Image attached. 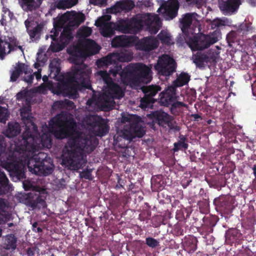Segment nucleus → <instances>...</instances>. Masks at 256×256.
I'll list each match as a JSON object with an SVG mask.
<instances>
[{"mask_svg":"<svg viewBox=\"0 0 256 256\" xmlns=\"http://www.w3.org/2000/svg\"><path fill=\"white\" fill-rule=\"evenodd\" d=\"M38 144L29 132L22 134L21 140L15 142L14 151L6 150L2 139L0 138V166L10 173L12 180L18 182L26 178L24 166L16 154L25 158L30 172L36 175L48 176L52 173L54 165L52 159L44 152L36 154Z\"/></svg>","mask_w":256,"mask_h":256,"instance_id":"1","label":"nucleus"},{"mask_svg":"<svg viewBox=\"0 0 256 256\" xmlns=\"http://www.w3.org/2000/svg\"><path fill=\"white\" fill-rule=\"evenodd\" d=\"M74 126L75 122H72L50 131L56 139L68 138L62 151L61 164L72 170L82 168L87 163L84 152L90 153L96 148L92 140L84 134H78L72 136Z\"/></svg>","mask_w":256,"mask_h":256,"instance_id":"2","label":"nucleus"},{"mask_svg":"<svg viewBox=\"0 0 256 256\" xmlns=\"http://www.w3.org/2000/svg\"><path fill=\"white\" fill-rule=\"evenodd\" d=\"M162 24L161 20L157 14H146L136 15L130 19H120L116 23H106L102 28L101 34L106 38H110L115 30L122 34H136L146 26L151 34H156Z\"/></svg>","mask_w":256,"mask_h":256,"instance_id":"3","label":"nucleus"},{"mask_svg":"<svg viewBox=\"0 0 256 256\" xmlns=\"http://www.w3.org/2000/svg\"><path fill=\"white\" fill-rule=\"evenodd\" d=\"M98 74L106 85L114 82L110 76L111 74L115 77L118 74L122 82L130 86H138L142 83L148 84L152 80L151 66L139 62L130 64L124 69L121 66H114V68H110L108 72L100 70Z\"/></svg>","mask_w":256,"mask_h":256,"instance_id":"4","label":"nucleus"},{"mask_svg":"<svg viewBox=\"0 0 256 256\" xmlns=\"http://www.w3.org/2000/svg\"><path fill=\"white\" fill-rule=\"evenodd\" d=\"M82 89L92 90V88L88 72L82 69L66 74L57 86L58 94L72 99L78 98V90Z\"/></svg>","mask_w":256,"mask_h":256,"instance_id":"5","label":"nucleus"},{"mask_svg":"<svg viewBox=\"0 0 256 256\" xmlns=\"http://www.w3.org/2000/svg\"><path fill=\"white\" fill-rule=\"evenodd\" d=\"M124 96V92L122 88L112 82L104 87L103 94L99 101V106L102 110L108 112L115 106L114 100L120 99Z\"/></svg>","mask_w":256,"mask_h":256,"instance_id":"6","label":"nucleus"},{"mask_svg":"<svg viewBox=\"0 0 256 256\" xmlns=\"http://www.w3.org/2000/svg\"><path fill=\"white\" fill-rule=\"evenodd\" d=\"M80 44L84 50L78 46L68 50V52L74 56V63L75 64H78L84 58L98 53L100 49L96 42L90 39H86L84 42H80Z\"/></svg>","mask_w":256,"mask_h":256,"instance_id":"7","label":"nucleus"},{"mask_svg":"<svg viewBox=\"0 0 256 256\" xmlns=\"http://www.w3.org/2000/svg\"><path fill=\"white\" fill-rule=\"evenodd\" d=\"M220 35L221 32L217 30L209 35L194 36L189 38L188 44L192 51L203 50L216 42Z\"/></svg>","mask_w":256,"mask_h":256,"instance_id":"8","label":"nucleus"},{"mask_svg":"<svg viewBox=\"0 0 256 256\" xmlns=\"http://www.w3.org/2000/svg\"><path fill=\"white\" fill-rule=\"evenodd\" d=\"M176 64L174 59L167 54L159 58L154 66L158 74L166 77L172 76L176 71Z\"/></svg>","mask_w":256,"mask_h":256,"instance_id":"9","label":"nucleus"},{"mask_svg":"<svg viewBox=\"0 0 256 256\" xmlns=\"http://www.w3.org/2000/svg\"><path fill=\"white\" fill-rule=\"evenodd\" d=\"M132 58V54L130 52L110 53L105 57L99 59L96 62L98 67L108 66L110 64L117 65L118 62H130Z\"/></svg>","mask_w":256,"mask_h":256,"instance_id":"10","label":"nucleus"},{"mask_svg":"<svg viewBox=\"0 0 256 256\" xmlns=\"http://www.w3.org/2000/svg\"><path fill=\"white\" fill-rule=\"evenodd\" d=\"M180 3L178 0H168L163 2L157 12H161L166 20H172L178 14Z\"/></svg>","mask_w":256,"mask_h":256,"instance_id":"11","label":"nucleus"},{"mask_svg":"<svg viewBox=\"0 0 256 256\" xmlns=\"http://www.w3.org/2000/svg\"><path fill=\"white\" fill-rule=\"evenodd\" d=\"M87 124L95 131L97 136H102L109 131V126L104 119L100 116H91L87 118Z\"/></svg>","mask_w":256,"mask_h":256,"instance_id":"12","label":"nucleus"},{"mask_svg":"<svg viewBox=\"0 0 256 256\" xmlns=\"http://www.w3.org/2000/svg\"><path fill=\"white\" fill-rule=\"evenodd\" d=\"M146 132L145 126L141 123L139 122H134L125 126L123 130V134L130 142L136 138L143 137L146 134Z\"/></svg>","mask_w":256,"mask_h":256,"instance_id":"13","label":"nucleus"},{"mask_svg":"<svg viewBox=\"0 0 256 256\" xmlns=\"http://www.w3.org/2000/svg\"><path fill=\"white\" fill-rule=\"evenodd\" d=\"M161 87L158 85H150L142 88L144 96L141 98L140 104L142 108L149 107L150 104L154 103L156 100L154 96L161 90Z\"/></svg>","mask_w":256,"mask_h":256,"instance_id":"14","label":"nucleus"},{"mask_svg":"<svg viewBox=\"0 0 256 256\" xmlns=\"http://www.w3.org/2000/svg\"><path fill=\"white\" fill-rule=\"evenodd\" d=\"M23 197L24 204L33 209L45 208L46 206V198L40 192H29L24 195Z\"/></svg>","mask_w":256,"mask_h":256,"instance_id":"15","label":"nucleus"},{"mask_svg":"<svg viewBox=\"0 0 256 256\" xmlns=\"http://www.w3.org/2000/svg\"><path fill=\"white\" fill-rule=\"evenodd\" d=\"M159 102L161 106H170L171 104L178 98L176 96V89L174 86H169L165 90L160 93Z\"/></svg>","mask_w":256,"mask_h":256,"instance_id":"16","label":"nucleus"},{"mask_svg":"<svg viewBox=\"0 0 256 256\" xmlns=\"http://www.w3.org/2000/svg\"><path fill=\"white\" fill-rule=\"evenodd\" d=\"M158 42V40L152 36L144 37L136 44V48L144 52H150L156 48Z\"/></svg>","mask_w":256,"mask_h":256,"instance_id":"17","label":"nucleus"},{"mask_svg":"<svg viewBox=\"0 0 256 256\" xmlns=\"http://www.w3.org/2000/svg\"><path fill=\"white\" fill-rule=\"evenodd\" d=\"M214 204L218 210L226 214L231 213L234 208L232 202L224 196L216 198L214 200Z\"/></svg>","mask_w":256,"mask_h":256,"instance_id":"18","label":"nucleus"},{"mask_svg":"<svg viewBox=\"0 0 256 256\" xmlns=\"http://www.w3.org/2000/svg\"><path fill=\"white\" fill-rule=\"evenodd\" d=\"M241 0H220L219 2L220 10L224 14L232 12L236 10L240 4Z\"/></svg>","mask_w":256,"mask_h":256,"instance_id":"19","label":"nucleus"},{"mask_svg":"<svg viewBox=\"0 0 256 256\" xmlns=\"http://www.w3.org/2000/svg\"><path fill=\"white\" fill-rule=\"evenodd\" d=\"M152 116L160 125L164 126L167 124L170 128H172L173 118L172 116L163 111L156 110L152 113Z\"/></svg>","mask_w":256,"mask_h":256,"instance_id":"20","label":"nucleus"},{"mask_svg":"<svg viewBox=\"0 0 256 256\" xmlns=\"http://www.w3.org/2000/svg\"><path fill=\"white\" fill-rule=\"evenodd\" d=\"M43 0H18V4L26 12L36 10L41 5Z\"/></svg>","mask_w":256,"mask_h":256,"instance_id":"21","label":"nucleus"},{"mask_svg":"<svg viewBox=\"0 0 256 256\" xmlns=\"http://www.w3.org/2000/svg\"><path fill=\"white\" fill-rule=\"evenodd\" d=\"M218 218L216 216H205L203 218L202 229L206 234L213 232V228L216 225Z\"/></svg>","mask_w":256,"mask_h":256,"instance_id":"22","label":"nucleus"},{"mask_svg":"<svg viewBox=\"0 0 256 256\" xmlns=\"http://www.w3.org/2000/svg\"><path fill=\"white\" fill-rule=\"evenodd\" d=\"M134 7V3L132 0H121L117 2L112 6L116 12L122 11L129 12Z\"/></svg>","mask_w":256,"mask_h":256,"instance_id":"23","label":"nucleus"},{"mask_svg":"<svg viewBox=\"0 0 256 256\" xmlns=\"http://www.w3.org/2000/svg\"><path fill=\"white\" fill-rule=\"evenodd\" d=\"M72 122V120H68L64 114H58L50 120L49 122L50 131L53 130V128L62 126Z\"/></svg>","mask_w":256,"mask_h":256,"instance_id":"24","label":"nucleus"},{"mask_svg":"<svg viewBox=\"0 0 256 256\" xmlns=\"http://www.w3.org/2000/svg\"><path fill=\"white\" fill-rule=\"evenodd\" d=\"M4 44L5 46H8V54H10L12 52L16 50L18 48L24 54V48L22 46L19 45L20 42L14 36H8L7 38H4Z\"/></svg>","mask_w":256,"mask_h":256,"instance_id":"25","label":"nucleus"},{"mask_svg":"<svg viewBox=\"0 0 256 256\" xmlns=\"http://www.w3.org/2000/svg\"><path fill=\"white\" fill-rule=\"evenodd\" d=\"M134 42H130V38L125 35L116 36L112 40L113 48L128 47Z\"/></svg>","mask_w":256,"mask_h":256,"instance_id":"26","label":"nucleus"},{"mask_svg":"<svg viewBox=\"0 0 256 256\" xmlns=\"http://www.w3.org/2000/svg\"><path fill=\"white\" fill-rule=\"evenodd\" d=\"M198 239L194 236H189L186 237L184 242V250L188 253H193L197 249Z\"/></svg>","mask_w":256,"mask_h":256,"instance_id":"27","label":"nucleus"},{"mask_svg":"<svg viewBox=\"0 0 256 256\" xmlns=\"http://www.w3.org/2000/svg\"><path fill=\"white\" fill-rule=\"evenodd\" d=\"M20 127L18 122H10L8 123L5 135L8 138H13L20 134Z\"/></svg>","mask_w":256,"mask_h":256,"instance_id":"28","label":"nucleus"},{"mask_svg":"<svg viewBox=\"0 0 256 256\" xmlns=\"http://www.w3.org/2000/svg\"><path fill=\"white\" fill-rule=\"evenodd\" d=\"M10 188L9 180L4 172L0 168V196L8 193Z\"/></svg>","mask_w":256,"mask_h":256,"instance_id":"29","label":"nucleus"},{"mask_svg":"<svg viewBox=\"0 0 256 256\" xmlns=\"http://www.w3.org/2000/svg\"><path fill=\"white\" fill-rule=\"evenodd\" d=\"M196 16L197 14L196 12L186 13L184 15L180 21L182 24L181 29L183 32L188 29L193 20L196 18Z\"/></svg>","mask_w":256,"mask_h":256,"instance_id":"30","label":"nucleus"},{"mask_svg":"<svg viewBox=\"0 0 256 256\" xmlns=\"http://www.w3.org/2000/svg\"><path fill=\"white\" fill-rule=\"evenodd\" d=\"M190 76L186 72H181L177 78L172 82L171 86L176 88L181 87L188 84L190 80Z\"/></svg>","mask_w":256,"mask_h":256,"instance_id":"31","label":"nucleus"},{"mask_svg":"<svg viewBox=\"0 0 256 256\" xmlns=\"http://www.w3.org/2000/svg\"><path fill=\"white\" fill-rule=\"evenodd\" d=\"M73 38L72 30L68 28H64L60 34V42L64 47L70 44Z\"/></svg>","mask_w":256,"mask_h":256,"instance_id":"32","label":"nucleus"},{"mask_svg":"<svg viewBox=\"0 0 256 256\" xmlns=\"http://www.w3.org/2000/svg\"><path fill=\"white\" fill-rule=\"evenodd\" d=\"M17 238L13 234H8L4 238V248L7 250H14L16 248Z\"/></svg>","mask_w":256,"mask_h":256,"instance_id":"33","label":"nucleus"},{"mask_svg":"<svg viewBox=\"0 0 256 256\" xmlns=\"http://www.w3.org/2000/svg\"><path fill=\"white\" fill-rule=\"evenodd\" d=\"M179 140L176 142L174 143L173 150L174 152H178L180 150H186L188 146V139L186 136L180 134Z\"/></svg>","mask_w":256,"mask_h":256,"instance_id":"34","label":"nucleus"},{"mask_svg":"<svg viewBox=\"0 0 256 256\" xmlns=\"http://www.w3.org/2000/svg\"><path fill=\"white\" fill-rule=\"evenodd\" d=\"M215 60V58L208 56L205 54L198 52L194 56V62L198 66H202L204 62L208 63Z\"/></svg>","mask_w":256,"mask_h":256,"instance_id":"35","label":"nucleus"},{"mask_svg":"<svg viewBox=\"0 0 256 256\" xmlns=\"http://www.w3.org/2000/svg\"><path fill=\"white\" fill-rule=\"evenodd\" d=\"M26 130L22 134L26 132H29L30 133V134H32L30 130V128H28L27 126H26ZM31 135H32V134H31ZM34 138V142L38 144L39 146H40V144H41L42 146L46 148H50L52 147V140H51L50 137V136H48V135H42L40 137V140H38L40 143L37 142L36 141L34 138Z\"/></svg>","mask_w":256,"mask_h":256,"instance_id":"36","label":"nucleus"},{"mask_svg":"<svg viewBox=\"0 0 256 256\" xmlns=\"http://www.w3.org/2000/svg\"><path fill=\"white\" fill-rule=\"evenodd\" d=\"M241 236L240 230L234 228L228 229L225 234L226 240H229L230 242L238 240Z\"/></svg>","mask_w":256,"mask_h":256,"instance_id":"37","label":"nucleus"},{"mask_svg":"<svg viewBox=\"0 0 256 256\" xmlns=\"http://www.w3.org/2000/svg\"><path fill=\"white\" fill-rule=\"evenodd\" d=\"M70 14L66 12L62 14L60 16L57 18L54 22V26L62 28L63 26L68 22L70 20Z\"/></svg>","mask_w":256,"mask_h":256,"instance_id":"38","label":"nucleus"},{"mask_svg":"<svg viewBox=\"0 0 256 256\" xmlns=\"http://www.w3.org/2000/svg\"><path fill=\"white\" fill-rule=\"evenodd\" d=\"M128 142H130L129 140H128L123 134V130L122 131V135L114 136V144L120 148H127Z\"/></svg>","mask_w":256,"mask_h":256,"instance_id":"39","label":"nucleus"},{"mask_svg":"<svg viewBox=\"0 0 256 256\" xmlns=\"http://www.w3.org/2000/svg\"><path fill=\"white\" fill-rule=\"evenodd\" d=\"M227 23V19L226 18H216L214 20L210 21V26L212 29H216L215 30H218L220 32L219 28L226 26Z\"/></svg>","mask_w":256,"mask_h":256,"instance_id":"40","label":"nucleus"},{"mask_svg":"<svg viewBox=\"0 0 256 256\" xmlns=\"http://www.w3.org/2000/svg\"><path fill=\"white\" fill-rule=\"evenodd\" d=\"M170 110L171 113L174 115H177L180 112V108L182 107L186 106V104L183 102L174 100L170 105Z\"/></svg>","mask_w":256,"mask_h":256,"instance_id":"41","label":"nucleus"},{"mask_svg":"<svg viewBox=\"0 0 256 256\" xmlns=\"http://www.w3.org/2000/svg\"><path fill=\"white\" fill-rule=\"evenodd\" d=\"M43 26L42 24H38L32 29L28 28L27 32L30 38L32 40L36 39L39 37L42 30Z\"/></svg>","mask_w":256,"mask_h":256,"instance_id":"42","label":"nucleus"},{"mask_svg":"<svg viewBox=\"0 0 256 256\" xmlns=\"http://www.w3.org/2000/svg\"><path fill=\"white\" fill-rule=\"evenodd\" d=\"M24 68V64H18L16 67L15 70L12 71L10 76V80L15 82L18 78L22 74V69Z\"/></svg>","mask_w":256,"mask_h":256,"instance_id":"43","label":"nucleus"},{"mask_svg":"<svg viewBox=\"0 0 256 256\" xmlns=\"http://www.w3.org/2000/svg\"><path fill=\"white\" fill-rule=\"evenodd\" d=\"M158 38L161 42L165 44H170V37L168 34L164 30H162L157 36Z\"/></svg>","mask_w":256,"mask_h":256,"instance_id":"44","label":"nucleus"},{"mask_svg":"<svg viewBox=\"0 0 256 256\" xmlns=\"http://www.w3.org/2000/svg\"><path fill=\"white\" fill-rule=\"evenodd\" d=\"M250 30V24L247 22L241 24L236 30L237 32L240 35L246 34Z\"/></svg>","mask_w":256,"mask_h":256,"instance_id":"45","label":"nucleus"},{"mask_svg":"<svg viewBox=\"0 0 256 256\" xmlns=\"http://www.w3.org/2000/svg\"><path fill=\"white\" fill-rule=\"evenodd\" d=\"M92 30L90 28L84 27L80 28L78 32V35L80 38H86L92 34Z\"/></svg>","mask_w":256,"mask_h":256,"instance_id":"46","label":"nucleus"},{"mask_svg":"<svg viewBox=\"0 0 256 256\" xmlns=\"http://www.w3.org/2000/svg\"><path fill=\"white\" fill-rule=\"evenodd\" d=\"M146 244L150 248H154L160 245V242L153 238L148 237L146 238Z\"/></svg>","mask_w":256,"mask_h":256,"instance_id":"47","label":"nucleus"},{"mask_svg":"<svg viewBox=\"0 0 256 256\" xmlns=\"http://www.w3.org/2000/svg\"><path fill=\"white\" fill-rule=\"evenodd\" d=\"M8 110L0 106V122H5L8 120Z\"/></svg>","mask_w":256,"mask_h":256,"instance_id":"48","label":"nucleus"},{"mask_svg":"<svg viewBox=\"0 0 256 256\" xmlns=\"http://www.w3.org/2000/svg\"><path fill=\"white\" fill-rule=\"evenodd\" d=\"M4 40L2 38H0V60H3L5 58L6 56L8 54V52H6L5 44H4Z\"/></svg>","mask_w":256,"mask_h":256,"instance_id":"49","label":"nucleus"},{"mask_svg":"<svg viewBox=\"0 0 256 256\" xmlns=\"http://www.w3.org/2000/svg\"><path fill=\"white\" fill-rule=\"evenodd\" d=\"M172 233L176 236H182L184 234V229L180 224H176L174 226L172 229Z\"/></svg>","mask_w":256,"mask_h":256,"instance_id":"50","label":"nucleus"},{"mask_svg":"<svg viewBox=\"0 0 256 256\" xmlns=\"http://www.w3.org/2000/svg\"><path fill=\"white\" fill-rule=\"evenodd\" d=\"M237 35H240L236 31H232L226 36V40L228 43L234 42L236 40Z\"/></svg>","mask_w":256,"mask_h":256,"instance_id":"51","label":"nucleus"},{"mask_svg":"<svg viewBox=\"0 0 256 256\" xmlns=\"http://www.w3.org/2000/svg\"><path fill=\"white\" fill-rule=\"evenodd\" d=\"M54 31H50L51 34L50 35V38L54 41H58V36L60 32L61 31V28H54Z\"/></svg>","mask_w":256,"mask_h":256,"instance_id":"52","label":"nucleus"},{"mask_svg":"<svg viewBox=\"0 0 256 256\" xmlns=\"http://www.w3.org/2000/svg\"><path fill=\"white\" fill-rule=\"evenodd\" d=\"M80 176H81L82 178H84L86 180H92V179L91 171L88 170H84L81 173Z\"/></svg>","mask_w":256,"mask_h":256,"instance_id":"53","label":"nucleus"},{"mask_svg":"<svg viewBox=\"0 0 256 256\" xmlns=\"http://www.w3.org/2000/svg\"><path fill=\"white\" fill-rule=\"evenodd\" d=\"M108 0H90V3L95 6H106Z\"/></svg>","mask_w":256,"mask_h":256,"instance_id":"54","label":"nucleus"},{"mask_svg":"<svg viewBox=\"0 0 256 256\" xmlns=\"http://www.w3.org/2000/svg\"><path fill=\"white\" fill-rule=\"evenodd\" d=\"M56 6L58 9L68 8L66 4V2L65 0H60L56 3Z\"/></svg>","mask_w":256,"mask_h":256,"instance_id":"55","label":"nucleus"},{"mask_svg":"<svg viewBox=\"0 0 256 256\" xmlns=\"http://www.w3.org/2000/svg\"><path fill=\"white\" fill-rule=\"evenodd\" d=\"M54 106L58 107L60 109L65 108V100H58L54 103Z\"/></svg>","mask_w":256,"mask_h":256,"instance_id":"56","label":"nucleus"},{"mask_svg":"<svg viewBox=\"0 0 256 256\" xmlns=\"http://www.w3.org/2000/svg\"><path fill=\"white\" fill-rule=\"evenodd\" d=\"M65 108H73L75 106L74 102L71 100L65 99Z\"/></svg>","mask_w":256,"mask_h":256,"instance_id":"57","label":"nucleus"},{"mask_svg":"<svg viewBox=\"0 0 256 256\" xmlns=\"http://www.w3.org/2000/svg\"><path fill=\"white\" fill-rule=\"evenodd\" d=\"M66 2V4L68 8H70L72 6L76 5L78 2V0H65Z\"/></svg>","mask_w":256,"mask_h":256,"instance_id":"58","label":"nucleus"},{"mask_svg":"<svg viewBox=\"0 0 256 256\" xmlns=\"http://www.w3.org/2000/svg\"><path fill=\"white\" fill-rule=\"evenodd\" d=\"M38 222H34L33 224H32V230L36 232H42V228H40V227H38Z\"/></svg>","mask_w":256,"mask_h":256,"instance_id":"59","label":"nucleus"},{"mask_svg":"<svg viewBox=\"0 0 256 256\" xmlns=\"http://www.w3.org/2000/svg\"><path fill=\"white\" fill-rule=\"evenodd\" d=\"M34 78V75L30 74V75L24 78V80L28 83L31 84Z\"/></svg>","mask_w":256,"mask_h":256,"instance_id":"60","label":"nucleus"},{"mask_svg":"<svg viewBox=\"0 0 256 256\" xmlns=\"http://www.w3.org/2000/svg\"><path fill=\"white\" fill-rule=\"evenodd\" d=\"M190 116L194 118L193 120L194 122H198L199 120H202V119L201 116L198 114H192Z\"/></svg>","mask_w":256,"mask_h":256,"instance_id":"61","label":"nucleus"},{"mask_svg":"<svg viewBox=\"0 0 256 256\" xmlns=\"http://www.w3.org/2000/svg\"><path fill=\"white\" fill-rule=\"evenodd\" d=\"M32 70L28 68L27 65H25L24 64V68L22 69V72H24L25 74H31L32 72Z\"/></svg>","mask_w":256,"mask_h":256,"instance_id":"62","label":"nucleus"},{"mask_svg":"<svg viewBox=\"0 0 256 256\" xmlns=\"http://www.w3.org/2000/svg\"><path fill=\"white\" fill-rule=\"evenodd\" d=\"M26 254L28 256H34V250L32 248H28L26 250Z\"/></svg>","mask_w":256,"mask_h":256,"instance_id":"63","label":"nucleus"},{"mask_svg":"<svg viewBox=\"0 0 256 256\" xmlns=\"http://www.w3.org/2000/svg\"><path fill=\"white\" fill-rule=\"evenodd\" d=\"M26 96V94L22 92H19L17 94H16V98L18 100H22V99H23L25 98Z\"/></svg>","mask_w":256,"mask_h":256,"instance_id":"64","label":"nucleus"}]
</instances>
